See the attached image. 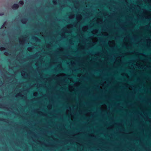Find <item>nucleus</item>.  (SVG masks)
Segmentation results:
<instances>
[{
  "label": "nucleus",
  "instance_id": "1",
  "mask_svg": "<svg viewBox=\"0 0 151 151\" xmlns=\"http://www.w3.org/2000/svg\"><path fill=\"white\" fill-rule=\"evenodd\" d=\"M82 18V16L80 14H78L76 16V18L78 22H79Z\"/></svg>",
  "mask_w": 151,
  "mask_h": 151
},
{
  "label": "nucleus",
  "instance_id": "2",
  "mask_svg": "<svg viewBox=\"0 0 151 151\" xmlns=\"http://www.w3.org/2000/svg\"><path fill=\"white\" fill-rule=\"evenodd\" d=\"M19 7V5L17 4H14L12 6V9H16Z\"/></svg>",
  "mask_w": 151,
  "mask_h": 151
},
{
  "label": "nucleus",
  "instance_id": "3",
  "mask_svg": "<svg viewBox=\"0 0 151 151\" xmlns=\"http://www.w3.org/2000/svg\"><path fill=\"white\" fill-rule=\"evenodd\" d=\"M88 26H86L83 27L82 28V30L83 31H87V30L88 29Z\"/></svg>",
  "mask_w": 151,
  "mask_h": 151
},
{
  "label": "nucleus",
  "instance_id": "4",
  "mask_svg": "<svg viewBox=\"0 0 151 151\" xmlns=\"http://www.w3.org/2000/svg\"><path fill=\"white\" fill-rule=\"evenodd\" d=\"M22 22L23 23H25L27 22V20L26 19H22Z\"/></svg>",
  "mask_w": 151,
  "mask_h": 151
},
{
  "label": "nucleus",
  "instance_id": "5",
  "mask_svg": "<svg viewBox=\"0 0 151 151\" xmlns=\"http://www.w3.org/2000/svg\"><path fill=\"white\" fill-rule=\"evenodd\" d=\"M74 15L73 14H72L70 15L69 17V18L70 19H72L74 18Z\"/></svg>",
  "mask_w": 151,
  "mask_h": 151
},
{
  "label": "nucleus",
  "instance_id": "6",
  "mask_svg": "<svg viewBox=\"0 0 151 151\" xmlns=\"http://www.w3.org/2000/svg\"><path fill=\"white\" fill-rule=\"evenodd\" d=\"M22 96V95L21 93H20L18 94H17L16 95V96Z\"/></svg>",
  "mask_w": 151,
  "mask_h": 151
},
{
  "label": "nucleus",
  "instance_id": "7",
  "mask_svg": "<svg viewBox=\"0 0 151 151\" xmlns=\"http://www.w3.org/2000/svg\"><path fill=\"white\" fill-rule=\"evenodd\" d=\"M72 27V25L71 24H69L68 25H67V28H71Z\"/></svg>",
  "mask_w": 151,
  "mask_h": 151
},
{
  "label": "nucleus",
  "instance_id": "8",
  "mask_svg": "<svg viewBox=\"0 0 151 151\" xmlns=\"http://www.w3.org/2000/svg\"><path fill=\"white\" fill-rule=\"evenodd\" d=\"M32 50V48L31 47H28V50L29 51H31Z\"/></svg>",
  "mask_w": 151,
  "mask_h": 151
},
{
  "label": "nucleus",
  "instance_id": "9",
  "mask_svg": "<svg viewBox=\"0 0 151 151\" xmlns=\"http://www.w3.org/2000/svg\"><path fill=\"white\" fill-rule=\"evenodd\" d=\"M53 3L54 4H56L57 3L56 0H53Z\"/></svg>",
  "mask_w": 151,
  "mask_h": 151
},
{
  "label": "nucleus",
  "instance_id": "10",
  "mask_svg": "<svg viewBox=\"0 0 151 151\" xmlns=\"http://www.w3.org/2000/svg\"><path fill=\"white\" fill-rule=\"evenodd\" d=\"M5 48L4 47H1L0 48V50L1 51H3L5 50Z\"/></svg>",
  "mask_w": 151,
  "mask_h": 151
},
{
  "label": "nucleus",
  "instance_id": "11",
  "mask_svg": "<svg viewBox=\"0 0 151 151\" xmlns=\"http://www.w3.org/2000/svg\"><path fill=\"white\" fill-rule=\"evenodd\" d=\"M19 4L21 5H23L24 4V2L22 1H20L19 2Z\"/></svg>",
  "mask_w": 151,
  "mask_h": 151
},
{
  "label": "nucleus",
  "instance_id": "12",
  "mask_svg": "<svg viewBox=\"0 0 151 151\" xmlns=\"http://www.w3.org/2000/svg\"><path fill=\"white\" fill-rule=\"evenodd\" d=\"M22 75V76H23L25 75V73H23V72H21Z\"/></svg>",
  "mask_w": 151,
  "mask_h": 151
},
{
  "label": "nucleus",
  "instance_id": "13",
  "mask_svg": "<svg viewBox=\"0 0 151 151\" xmlns=\"http://www.w3.org/2000/svg\"><path fill=\"white\" fill-rule=\"evenodd\" d=\"M4 14L3 12L0 13V16H2Z\"/></svg>",
  "mask_w": 151,
  "mask_h": 151
},
{
  "label": "nucleus",
  "instance_id": "14",
  "mask_svg": "<svg viewBox=\"0 0 151 151\" xmlns=\"http://www.w3.org/2000/svg\"><path fill=\"white\" fill-rule=\"evenodd\" d=\"M37 94V92H35L34 93V95L35 96H36Z\"/></svg>",
  "mask_w": 151,
  "mask_h": 151
},
{
  "label": "nucleus",
  "instance_id": "15",
  "mask_svg": "<svg viewBox=\"0 0 151 151\" xmlns=\"http://www.w3.org/2000/svg\"><path fill=\"white\" fill-rule=\"evenodd\" d=\"M6 24V22H5L4 23V24L3 25V26L4 27H5V24Z\"/></svg>",
  "mask_w": 151,
  "mask_h": 151
},
{
  "label": "nucleus",
  "instance_id": "16",
  "mask_svg": "<svg viewBox=\"0 0 151 151\" xmlns=\"http://www.w3.org/2000/svg\"><path fill=\"white\" fill-rule=\"evenodd\" d=\"M66 32H71V31H66Z\"/></svg>",
  "mask_w": 151,
  "mask_h": 151
},
{
  "label": "nucleus",
  "instance_id": "17",
  "mask_svg": "<svg viewBox=\"0 0 151 151\" xmlns=\"http://www.w3.org/2000/svg\"><path fill=\"white\" fill-rule=\"evenodd\" d=\"M5 54L6 55H7L8 53H7V52H5Z\"/></svg>",
  "mask_w": 151,
  "mask_h": 151
},
{
  "label": "nucleus",
  "instance_id": "18",
  "mask_svg": "<svg viewBox=\"0 0 151 151\" xmlns=\"http://www.w3.org/2000/svg\"><path fill=\"white\" fill-rule=\"evenodd\" d=\"M95 31L96 32H97V30H96Z\"/></svg>",
  "mask_w": 151,
  "mask_h": 151
},
{
  "label": "nucleus",
  "instance_id": "19",
  "mask_svg": "<svg viewBox=\"0 0 151 151\" xmlns=\"http://www.w3.org/2000/svg\"><path fill=\"white\" fill-rule=\"evenodd\" d=\"M110 42H111V41H109V43Z\"/></svg>",
  "mask_w": 151,
  "mask_h": 151
}]
</instances>
